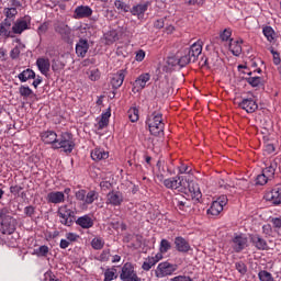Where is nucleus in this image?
<instances>
[{"label": "nucleus", "mask_w": 281, "mask_h": 281, "mask_svg": "<svg viewBox=\"0 0 281 281\" xmlns=\"http://www.w3.org/2000/svg\"><path fill=\"white\" fill-rule=\"evenodd\" d=\"M203 52V42L198 41L193 43L189 48H184L182 50V55L178 59L179 67H187L190 63H194L199 60V56H201Z\"/></svg>", "instance_id": "1"}, {"label": "nucleus", "mask_w": 281, "mask_h": 281, "mask_svg": "<svg viewBox=\"0 0 281 281\" xmlns=\"http://www.w3.org/2000/svg\"><path fill=\"white\" fill-rule=\"evenodd\" d=\"M146 124L148 125L149 133L155 137L164 135L166 124H164V114H161V112H153L150 115H148Z\"/></svg>", "instance_id": "2"}, {"label": "nucleus", "mask_w": 281, "mask_h": 281, "mask_svg": "<svg viewBox=\"0 0 281 281\" xmlns=\"http://www.w3.org/2000/svg\"><path fill=\"white\" fill-rule=\"evenodd\" d=\"M63 148L64 153L71 154L76 148V140L74 139V134L69 132H63L59 137H57V143L54 145V149L58 150Z\"/></svg>", "instance_id": "3"}, {"label": "nucleus", "mask_w": 281, "mask_h": 281, "mask_svg": "<svg viewBox=\"0 0 281 281\" xmlns=\"http://www.w3.org/2000/svg\"><path fill=\"white\" fill-rule=\"evenodd\" d=\"M57 215L59 216V223L66 227H71L76 221V212L67 205H61L57 210Z\"/></svg>", "instance_id": "4"}, {"label": "nucleus", "mask_w": 281, "mask_h": 281, "mask_svg": "<svg viewBox=\"0 0 281 281\" xmlns=\"http://www.w3.org/2000/svg\"><path fill=\"white\" fill-rule=\"evenodd\" d=\"M179 269V266L177 263H171L170 261H162L158 263L155 276L158 279L161 278H168V276H173L175 271Z\"/></svg>", "instance_id": "5"}, {"label": "nucleus", "mask_w": 281, "mask_h": 281, "mask_svg": "<svg viewBox=\"0 0 281 281\" xmlns=\"http://www.w3.org/2000/svg\"><path fill=\"white\" fill-rule=\"evenodd\" d=\"M54 30L56 34H58L64 41V43H68V45H71L74 43V33L71 31V27L64 22H59L54 25Z\"/></svg>", "instance_id": "6"}, {"label": "nucleus", "mask_w": 281, "mask_h": 281, "mask_svg": "<svg viewBox=\"0 0 281 281\" xmlns=\"http://www.w3.org/2000/svg\"><path fill=\"white\" fill-rule=\"evenodd\" d=\"M162 183L168 190H179V188L181 190H188V180L183 176L165 179Z\"/></svg>", "instance_id": "7"}, {"label": "nucleus", "mask_w": 281, "mask_h": 281, "mask_svg": "<svg viewBox=\"0 0 281 281\" xmlns=\"http://www.w3.org/2000/svg\"><path fill=\"white\" fill-rule=\"evenodd\" d=\"M11 30L14 34L21 35L26 30L32 27V16L24 15L23 18L18 19L15 22H12Z\"/></svg>", "instance_id": "8"}, {"label": "nucleus", "mask_w": 281, "mask_h": 281, "mask_svg": "<svg viewBox=\"0 0 281 281\" xmlns=\"http://www.w3.org/2000/svg\"><path fill=\"white\" fill-rule=\"evenodd\" d=\"M120 280L122 281H142V279L137 276V272L135 271V267H133V263L126 262L123 265L121 273H120Z\"/></svg>", "instance_id": "9"}, {"label": "nucleus", "mask_w": 281, "mask_h": 281, "mask_svg": "<svg viewBox=\"0 0 281 281\" xmlns=\"http://www.w3.org/2000/svg\"><path fill=\"white\" fill-rule=\"evenodd\" d=\"M249 240L252 247H255V249L258 251H269V244L260 236V234H250Z\"/></svg>", "instance_id": "10"}, {"label": "nucleus", "mask_w": 281, "mask_h": 281, "mask_svg": "<svg viewBox=\"0 0 281 281\" xmlns=\"http://www.w3.org/2000/svg\"><path fill=\"white\" fill-rule=\"evenodd\" d=\"M173 205L176 206V210H179L180 214H186V212L192 207L190 200L182 194H178L176 198H173Z\"/></svg>", "instance_id": "11"}, {"label": "nucleus", "mask_w": 281, "mask_h": 281, "mask_svg": "<svg viewBox=\"0 0 281 281\" xmlns=\"http://www.w3.org/2000/svg\"><path fill=\"white\" fill-rule=\"evenodd\" d=\"M0 38L3 41H8V38H14L12 23L8 19H4L2 22H0Z\"/></svg>", "instance_id": "12"}, {"label": "nucleus", "mask_w": 281, "mask_h": 281, "mask_svg": "<svg viewBox=\"0 0 281 281\" xmlns=\"http://www.w3.org/2000/svg\"><path fill=\"white\" fill-rule=\"evenodd\" d=\"M247 243H249V239L247 238V236L243 234L236 235L233 238V246H232L235 254H240V251H243L247 247Z\"/></svg>", "instance_id": "13"}, {"label": "nucleus", "mask_w": 281, "mask_h": 281, "mask_svg": "<svg viewBox=\"0 0 281 281\" xmlns=\"http://www.w3.org/2000/svg\"><path fill=\"white\" fill-rule=\"evenodd\" d=\"M124 203V195L120 191H111L106 195V205L117 207Z\"/></svg>", "instance_id": "14"}, {"label": "nucleus", "mask_w": 281, "mask_h": 281, "mask_svg": "<svg viewBox=\"0 0 281 281\" xmlns=\"http://www.w3.org/2000/svg\"><path fill=\"white\" fill-rule=\"evenodd\" d=\"M173 245L176 247V250L179 251V254H188V251H192L190 243L182 236L176 237L173 240Z\"/></svg>", "instance_id": "15"}, {"label": "nucleus", "mask_w": 281, "mask_h": 281, "mask_svg": "<svg viewBox=\"0 0 281 281\" xmlns=\"http://www.w3.org/2000/svg\"><path fill=\"white\" fill-rule=\"evenodd\" d=\"M239 109L246 111V113H256L258 111V103L251 98H245L238 103Z\"/></svg>", "instance_id": "16"}, {"label": "nucleus", "mask_w": 281, "mask_h": 281, "mask_svg": "<svg viewBox=\"0 0 281 281\" xmlns=\"http://www.w3.org/2000/svg\"><path fill=\"white\" fill-rule=\"evenodd\" d=\"M187 190L192 194L193 201L201 203L203 194L201 193V189H199V184L194 183V181L187 180Z\"/></svg>", "instance_id": "17"}, {"label": "nucleus", "mask_w": 281, "mask_h": 281, "mask_svg": "<svg viewBox=\"0 0 281 281\" xmlns=\"http://www.w3.org/2000/svg\"><path fill=\"white\" fill-rule=\"evenodd\" d=\"M126 78V70L121 69L116 74L112 75L111 86L113 89H120L124 85V79Z\"/></svg>", "instance_id": "18"}, {"label": "nucleus", "mask_w": 281, "mask_h": 281, "mask_svg": "<svg viewBox=\"0 0 281 281\" xmlns=\"http://www.w3.org/2000/svg\"><path fill=\"white\" fill-rule=\"evenodd\" d=\"M46 201L54 205L65 203V193L63 191H52L46 195Z\"/></svg>", "instance_id": "19"}, {"label": "nucleus", "mask_w": 281, "mask_h": 281, "mask_svg": "<svg viewBox=\"0 0 281 281\" xmlns=\"http://www.w3.org/2000/svg\"><path fill=\"white\" fill-rule=\"evenodd\" d=\"M41 139L44 144H52V147L54 148L58 142V134L54 131H45L41 134Z\"/></svg>", "instance_id": "20"}, {"label": "nucleus", "mask_w": 281, "mask_h": 281, "mask_svg": "<svg viewBox=\"0 0 281 281\" xmlns=\"http://www.w3.org/2000/svg\"><path fill=\"white\" fill-rule=\"evenodd\" d=\"M93 14V10L89 5H79L75 9V19H89Z\"/></svg>", "instance_id": "21"}, {"label": "nucleus", "mask_w": 281, "mask_h": 281, "mask_svg": "<svg viewBox=\"0 0 281 281\" xmlns=\"http://www.w3.org/2000/svg\"><path fill=\"white\" fill-rule=\"evenodd\" d=\"M150 80V74H142L133 83V91H142V89H146V82Z\"/></svg>", "instance_id": "22"}, {"label": "nucleus", "mask_w": 281, "mask_h": 281, "mask_svg": "<svg viewBox=\"0 0 281 281\" xmlns=\"http://www.w3.org/2000/svg\"><path fill=\"white\" fill-rule=\"evenodd\" d=\"M36 66L41 74H43V76H47V74H49L52 63H49L48 58L40 57L36 59Z\"/></svg>", "instance_id": "23"}, {"label": "nucleus", "mask_w": 281, "mask_h": 281, "mask_svg": "<svg viewBox=\"0 0 281 281\" xmlns=\"http://www.w3.org/2000/svg\"><path fill=\"white\" fill-rule=\"evenodd\" d=\"M87 52H89V42L87 40L80 38L76 44V54L80 58H85V56H87Z\"/></svg>", "instance_id": "24"}, {"label": "nucleus", "mask_w": 281, "mask_h": 281, "mask_svg": "<svg viewBox=\"0 0 281 281\" xmlns=\"http://www.w3.org/2000/svg\"><path fill=\"white\" fill-rule=\"evenodd\" d=\"M76 225H79L82 229H91L93 227V218L89 215H83L75 220Z\"/></svg>", "instance_id": "25"}, {"label": "nucleus", "mask_w": 281, "mask_h": 281, "mask_svg": "<svg viewBox=\"0 0 281 281\" xmlns=\"http://www.w3.org/2000/svg\"><path fill=\"white\" fill-rule=\"evenodd\" d=\"M170 91H172V88L170 87V83L168 81H160L157 89V95H160L161 98H168L170 95Z\"/></svg>", "instance_id": "26"}, {"label": "nucleus", "mask_w": 281, "mask_h": 281, "mask_svg": "<svg viewBox=\"0 0 281 281\" xmlns=\"http://www.w3.org/2000/svg\"><path fill=\"white\" fill-rule=\"evenodd\" d=\"M148 5H150V2L148 1L140 2L139 4L134 5L131 9V12L134 16H140V14H144V12L148 10Z\"/></svg>", "instance_id": "27"}, {"label": "nucleus", "mask_w": 281, "mask_h": 281, "mask_svg": "<svg viewBox=\"0 0 281 281\" xmlns=\"http://www.w3.org/2000/svg\"><path fill=\"white\" fill-rule=\"evenodd\" d=\"M91 158L93 161H102V159H109V151L102 148H95L91 153Z\"/></svg>", "instance_id": "28"}, {"label": "nucleus", "mask_w": 281, "mask_h": 281, "mask_svg": "<svg viewBox=\"0 0 281 281\" xmlns=\"http://www.w3.org/2000/svg\"><path fill=\"white\" fill-rule=\"evenodd\" d=\"M18 78H19L20 82H27V80H34L36 78V72H34V70L27 68V69L23 70L22 72H20L18 75Z\"/></svg>", "instance_id": "29"}, {"label": "nucleus", "mask_w": 281, "mask_h": 281, "mask_svg": "<svg viewBox=\"0 0 281 281\" xmlns=\"http://www.w3.org/2000/svg\"><path fill=\"white\" fill-rule=\"evenodd\" d=\"M277 168H278V162L272 161L268 167L262 169V173L267 176L270 179V181H273V179L276 178Z\"/></svg>", "instance_id": "30"}, {"label": "nucleus", "mask_w": 281, "mask_h": 281, "mask_svg": "<svg viewBox=\"0 0 281 281\" xmlns=\"http://www.w3.org/2000/svg\"><path fill=\"white\" fill-rule=\"evenodd\" d=\"M240 43H243V41L231 40L229 52H232L233 56H240V54H243V46Z\"/></svg>", "instance_id": "31"}, {"label": "nucleus", "mask_w": 281, "mask_h": 281, "mask_svg": "<svg viewBox=\"0 0 281 281\" xmlns=\"http://www.w3.org/2000/svg\"><path fill=\"white\" fill-rule=\"evenodd\" d=\"M280 194H281V187L277 186L274 189H272L269 193L266 194V199L267 201H271L272 204L274 205L276 201L280 199Z\"/></svg>", "instance_id": "32"}, {"label": "nucleus", "mask_w": 281, "mask_h": 281, "mask_svg": "<svg viewBox=\"0 0 281 281\" xmlns=\"http://www.w3.org/2000/svg\"><path fill=\"white\" fill-rule=\"evenodd\" d=\"M223 212V204L218 202H213L210 209L207 210V214H211L212 216H218Z\"/></svg>", "instance_id": "33"}, {"label": "nucleus", "mask_w": 281, "mask_h": 281, "mask_svg": "<svg viewBox=\"0 0 281 281\" xmlns=\"http://www.w3.org/2000/svg\"><path fill=\"white\" fill-rule=\"evenodd\" d=\"M262 33H263V36H266L267 41H269V43H273L276 38V31H273V27L265 26L262 29Z\"/></svg>", "instance_id": "34"}, {"label": "nucleus", "mask_w": 281, "mask_h": 281, "mask_svg": "<svg viewBox=\"0 0 281 281\" xmlns=\"http://www.w3.org/2000/svg\"><path fill=\"white\" fill-rule=\"evenodd\" d=\"M98 196H100V194L95 190L89 191L86 193L85 205H91L94 201H98Z\"/></svg>", "instance_id": "35"}, {"label": "nucleus", "mask_w": 281, "mask_h": 281, "mask_svg": "<svg viewBox=\"0 0 281 281\" xmlns=\"http://www.w3.org/2000/svg\"><path fill=\"white\" fill-rule=\"evenodd\" d=\"M21 49H25V44L20 43L18 44L11 52H10V58L12 60H16L21 56Z\"/></svg>", "instance_id": "36"}, {"label": "nucleus", "mask_w": 281, "mask_h": 281, "mask_svg": "<svg viewBox=\"0 0 281 281\" xmlns=\"http://www.w3.org/2000/svg\"><path fill=\"white\" fill-rule=\"evenodd\" d=\"M47 254H49V247L46 245H43L33 250V256H37L38 258H45Z\"/></svg>", "instance_id": "37"}, {"label": "nucleus", "mask_w": 281, "mask_h": 281, "mask_svg": "<svg viewBox=\"0 0 281 281\" xmlns=\"http://www.w3.org/2000/svg\"><path fill=\"white\" fill-rule=\"evenodd\" d=\"M16 14H19V11L14 7L4 9L5 19L10 20L11 23L14 22Z\"/></svg>", "instance_id": "38"}, {"label": "nucleus", "mask_w": 281, "mask_h": 281, "mask_svg": "<svg viewBox=\"0 0 281 281\" xmlns=\"http://www.w3.org/2000/svg\"><path fill=\"white\" fill-rule=\"evenodd\" d=\"M2 227V234L11 235L13 232L16 231V227L12 224V220L7 221Z\"/></svg>", "instance_id": "39"}, {"label": "nucleus", "mask_w": 281, "mask_h": 281, "mask_svg": "<svg viewBox=\"0 0 281 281\" xmlns=\"http://www.w3.org/2000/svg\"><path fill=\"white\" fill-rule=\"evenodd\" d=\"M19 93L24 100H27V98H30L34 91L30 89V86H20Z\"/></svg>", "instance_id": "40"}, {"label": "nucleus", "mask_w": 281, "mask_h": 281, "mask_svg": "<svg viewBox=\"0 0 281 281\" xmlns=\"http://www.w3.org/2000/svg\"><path fill=\"white\" fill-rule=\"evenodd\" d=\"M172 249V244L168 241V239H161L159 245V251L160 254H168Z\"/></svg>", "instance_id": "41"}, {"label": "nucleus", "mask_w": 281, "mask_h": 281, "mask_svg": "<svg viewBox=\"0 0 281 281\" xmlns=\"http://www.w3.org/2000/svg\"><path fill=\"white\" fill-rule=\"evenodd\" d=\"M246 82L250 85V87H262V78L261 77H247Z\"/></svg>", "instance_id": "42"}, {"label": "nucleus", "mask_w": 281, "mask_h": 281, "mask_svg": "<svg viewBox=\"0 0 281 281\" xmlns=\"http://www.w3.org/2000/svg\"><path fill=\"white\" fill-rule=\"evenodd\" d=\"M117 32L110 31L108 34H105V44L106 45H113L115 41H117Z\"/></svg>", "instance_id": "43"}, {"label": "nucleus", "mask_w": 281, "mask_h": 281, "mask_svg": "<svg viewBox=\"0 0 281 281\" xmlns=\"http://www.w3.org/2000/svg\"><path fill=\"white\" fill-rule=\"evenodd\" d=\"M92 249L97 251L104 248V240L100 237H94L91 241Z\"/></svg>", "instance_id": "44"}, {"label": "nucleus", "mask_w": 281, "mask_h": 281, "mask_svg": "<svg viewBox=\"0 0 281 281\" xmlns=\"http://www.w3.org/2000/svg\"><path fill=\"white\" fill-rule=\"evenodd\" d=\"M87 75L92 82H95L97 80H100V70L98 68H93L89 71H87Z\"/></svg>", "instance_id": "45"}, {"label": "nucleus", "mask_w": 281, "mask_h": 281, "mask_svg": "<svg viewBox=\"0 0 281 281\" xmlns=\"http://www.w3.org/2000/svg\"><path fill=\"white\" fill-rule=\"evenodd\" d=\"M114 5L117 10H121L122 12H128V10H131V7L128 4H126V2L122 1V0H116L114 2Z\"/></svg>", "instance_id": "46"}, {"label": "nucleus", "mask_w": 281, "mask_h": 281, "mask_svg": "<svg viewBox=\"0 0 281 281\" xmlns=\"http://www.w3.org/2000/svg\"><path fill=\"white\" fill-rule=\"evenodd\" d=\"M258 276L260 281H273V276L267 270L260 271Z\"/></svg>", "instance_id": "47"}, {"label": "nucleus", "mask_w": 281, "mask_h": 281, "mask_svg": "<svg viewBox=\"0 0 281 281\" xmlns=\"http://www.w3.org/2000/svg\"><path fill=\"white\" fill-rule=\"evenodd\" d=\"M271 181L265 173L258 175L256 178V186H267Z\"/></svg>", "instance_id": "48"}, {"label": "nucleus", "mask_w": 281, "mask_h": 281, "mask_svg": "<svg viewBox=\"0 0 281 281\" xmlns=\"http://www.w3.org/2000/svg\"><path fill=\"white\" fill-rule=\"evenodd\" d=\"M128 119L131 122H137L139 120V110H137L136 108L130 109Z\"/></svg>", "instance_id": "49"}, {"label": "nucleus", "mask_w": 281, "mask_h": 281, "mask_svg": "<svg viewBox=\"0 0 281 281\" xmlns=\"http://www.w3.org/2000/svg\"><path fill=\"white\" fill-rule=\"evenodd\" d=\"M153 267H155V261H153L150 259V257H147L142 265L143 271H150V269H153Z\"/></svg>", "instance_id": "50"}, {"label": "nucleus", "mask_w": 281, "mask_h": 281, "mask_svg": "<svg viewBox=\"0 0 281 281\" xmlns=\"http://www.w3.org/2000/svg\"><path fill=\"white\" fill-rule=\"evenodd\" d=\"M7 221H12V217L8 215V209L0 210V225H3Z\"/></svg>", "instance_id": "51"}, {"label": "nucleus", "mask_w": 281, "mask_h": 281, "mask_svg": "<svg viewBox=\"0 0 281 281\" xmlns=\"http://www.w3.org/2000/svg\"><path fill=\"white\" fill-rule=\"evenodd\" d=\"M235 269H237L238 273H240L241 276H245V273H247V265H245V262L243 261L236 262Z\"/></svg>", "instance_id": "52"}, {"label": "nucleus", "mask_w": 281, "mask_h": 281, "mask_svg": "<svg viewBox=\"0 0 281 281\" xmlns=\"http://www.w3.org/2000/svg\"><path fill=\"white\" fill-rule=\"evenodd\" d=\"M49 30V23L44 22L37 27V34L38 36H43L44 34H47V31Z\"/></svg>", "instance_id": "53"}, {"label": "nucleus", "mask_w": 281, "mask_h": 281, "mask_svg": "<svg viewBox=\"0 0 281 281\" xmlns=\"http://www.w3.org/2000/svg\"><path fill=\"white\" fill-rule=\"evenodd\" d=\"M110 258H111V249H104L99 256L100 262H109Z\"/></svg>", "instance_id": "54"}, {"label": "nucleus", "mask_w": 281, "mask_h": 281, "mask_svg": "<svg viewBox=\"0 0 281 281\" xmlns=\"http://www.w3.org/2000/svg\"><path fill=\"white\" fill-rule=\"evenodd\" d=\"M220 38L223 42H227L229 41V38H232V29H225L221 34H220Z\"/></svg>", "instance_id": "55"}, {"label": "nucleus", "mask_w": 281, "mask_h": 281, "mask_svg": "<svg viewBox=\"0 0 281 281\" xmlns=\"http://www.w3.org/2000/svg\"><path fill=\"white\" fill-rule=\"evenodd\" d=\"M75 196H76L77 201H82V203H85L86 199H87V191L79 190L75 193Z\"/></svg>", "instance_id": "56"}, {"label": "nucleus", "mask_w": 281, "mask_h": 281, "mask_svg": "<svg viewBox=\"0 0 281 281\" xmlns=\"http://www.w3.org/2000/svg\"><path fill=\"white\" fill-rule=\"evenodd\" d=\"M115 280V271L111 269H106L104 272V280L103 281H112Z\"/></svg>", "instance_id": "57"}, {"label": "nucleus", "mask_w": 281, "mask_h": 281, "mask_svg": "<svg viewBox=\"0 0 281 281\" xmlns=\"http://www.w3.org/2000/svg\"><path fill=\"white\" fill-rule=\"evenodd\" d=\"M24 214L25 216H29L30 218H32L34 214H36V207L32 205L24 207Z\"/></svg>", "instance_id": "58"}, {"label": "nucleus", "mask_w": 281, "mask_h": 281, "mask_svg": "<svg viewBox=\"0 0 281 281\" xmlns=\"http://www.w3.org/2000/svg\"><path fill=\"white\" fill-rule=\"evenodd\" d=\"M99 130L102 131V128H106L109 126V120L101 116L99 123H98Z\"/></svg>", "instance_id": "59"}, {"label": "nucleus", "mask_w": 281, "mask_h": 281, "mask_svg": "<svg viewBox=\"0 0 281 281\" xmlns=\"http://www.w3.org/2000/svg\"><path fill=\"white\" fill-rule=\"evenodd\" d=\"M66 238L67 240H69V243H76V240H78L80 236H78V234H75V233H68L66 234Z\"/></svg>", "instance_id": "60"}, {"label": "nucleus", "mask_w": 281, "mask_h": 281, "mask_svg": "<svg viewBox=\"0 0 281 281\" xmlns=\"http://www.w3.org/2000/svg\"><path fill=\"white\" fill-rule=\"evenodd\" d=\"M22 190H23V187H21V186L10 187V192H11V194H14V195L20 194Z\"/></svg>", "instance_id": "61"}, {"label": "nucleus", "mask_w": 281, "mask_h": 281, "mask_svg": "<svg viewBox=\"0 0 281 281\" xmlns=\"http://www.w3.org/2000/svg\"><path fill=\"white\" fill-rule=\"evenodd\" d=\"M271 223H272L274 229H281V218L280 217H273L271 220Z\"/></svg>", "instance_id": "62"}, {"label": "nucleus", "mask_w": 281, "mask_h": 281, "mask_svg": "<svg viewBox=\"0 0 281 281\" xmlns=\"http://www.w3.org/2000/svg\"><path fill=\"white\" fill-rule=\"evenodd\" d=\"M136 60L137 63H142V60H144V58H146V52H144L143 49L138 50L136 53Z\"/></svg>", "instance_id": "63"}, {"label": "nucleus", "mask_w": 281, "mask_h": 281, "mask_svg": "<svg viewBox=\"0 0 281 281\" xmlns=\"http://www.w3.org/2000/svg\"><path fill=\"white\" fill-rule=\"evenodd\" d=\"M171 281H192V278L189 276H177L172 278Z\"/></svg>", "instance_id": "64"}]
</instances>
